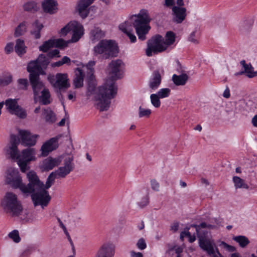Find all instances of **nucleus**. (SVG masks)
<instances>
[{"instance_id":"obj_1","label":"nucleus","mask_w":257,"mask_h":257,"mask_svg":"<svg viewBox=\"0 0 257 257\" xmlns=\"http://www.w3.org/2000/svg\"><path fill=\"white\" fill-rule=\"evenodd\" d=\"M123 65V63L121 60L112 61L109 65L111 77L107 79L105 82L97 88V97L99 102L97 105L101 111L108 109L111 103L110 100L114 98L117 94V86L115 81L122 77L121 70Z\"/></svg>"},{"instance_id":"obj_2","label":"nucleus","mask_w":257,"mask_h":257,"mask_svg":"<svg viewBox=\"0 0 257 257\" xmlns=\"http://www.w3.org/2000/svg\"><path fill=\"white\" fill-rule=\"evenodd\" d=\"M135 20L133 25L139 40L144 41L146 35L151 29L150 23L152 20L149 11L146 9H142L138 15L135 16Z\"/></svg>"},{"instance_id":"obj_3","label":"nucleus","mask_w":257,"mask_h":257,"mask_svg":"<svg viewBox=\"0 0 257 257\" xmlns=\"http://www.w3.org/2000/svg\"><path fill=\"white\" fill-rule=\"evenodd\" d=\"M93 55L102 59H107L116 56L118 47L114 41L104 39L100 40L94 47Z\"/></svg>"},{"instance_id":"obj_4","label":"nucleus","mask_w":257,"mask_h":257,"mask_svg":"<svg viewBox=\"0 0 257 257\" xmlns=\"http://www.w3.org/2000/svg\"><path fill=\"white\" fill-rule=\"evenodd\" d=\"M163 6L171 8L172 21L174 23L181 24L186 19L187 9L183 7V0H164Z\"/></svg>"},{"instance_id":"obj_5","label":"nucleus","mask_w":257,"mask_h":257,"mask_svg":"<svg viewBox=\"0 0 257 257\" xmlns=\"http://www.w3.org/2000/svg\"><path fill=\"white\" fill-rule=\"evenodd\" d=\"M1 203L5 211L13 216H18L22 212L21 203L18 200L17 196L13 192H7Z\"/></svg>"},{"instance_id":"obj_6","label":"nucleus","mask_w":257,"mask_h":257,"mask_svg":"<svg viewBox=\"0 0 257 257\" xmlns=\"http://www.w3.org/2000/svg\"><path fill=\"white\" fill-rule=\"evenodd\" d=\"M68 33L72 34L71 42L76 43L84 35V29L80 23L75 21H71L62 28L60 32L62 36H66Z\"/></svg>"},{"instance_id":"obj_7","label":"nucleus","mask_w":257,"mask_h":257,"mask_svg":"<svg viewBox=\"0 0 257 257\" xmlns=\"http://www.w3.org/2000/svg\"><path fill=\"white\" fill-rule=\"evenodd\" d=\"M167 50L164 42V37L159 34H157L149 40L147 43V48L146 50V55L151 57L153 53L157 54Z\"/></svg>"},{"instance_id":"obj_8","label":"nucleus","mask_w":257,"mask_h":257,"mask_svg":"<svg viewBox=\"0 0 257 257\" xmlns=\"http://www.w3.org/2000/svg\"><path fill=\"white\" fill-rule=\"evenodd\" d=\"M27 177L29 183L26 185L22 182L21 192L25 194H29L35 191V189L44 187V183L41 182L36 173L34 171H29Z\"/></svg>"},{"instance_id":"obj_9","label":"nucleus","mask_w":257,"mask_h":257,"mask_svg":"<svg viewBox=\"0 0 257 257\" xmlns=\"http://www.w3.org/2000/svg\"><path fill=\"white\" fill-rule=\"evenodd\" d=\"M37 192L31 193V199L35 206L41 205L44 208L47 206L51 200V197L49 194L48 191L44 187L37 189Z\"/></svg>"},{"instance_id":"obj_10","label":"nucleus","mask_w":257,"mask_h":257,"mask_svg":"<svg viewBox=\"0 0 257 257\" xmlns=\"http://www.w3.org/2000/svg\"><path fill=\"white\" fill-rule=\"evenodd\" d=\"M6 183L14 189H19L21 190L22 179L17 169L10 168L7 170Z\"/></svg>"},{"instance_id":"obj_11","label":"nucleus","mask_w":257,"mask_h":257,"mask_svg":"<svg viewBox=\"0 0 257 257\" xmlns=\"http://www.w3.org/2000/svg\"><path fill=\"white\" fill-rule=\"evenodd\" d=\"M35 149L28 148L22 151L20 158L18 161V164L22 172H25L28 170V164L31 161L35 160Z\"/></svg>"},{"instance_id":"obj_12","label":"nucleus","mask_w":257,"mask_h":257,"mask_svg":"<svg viewBox=\"0 0 257 257\" xmlns=\"http://www.w3.org/2000/svg\"><path fill=\"white\" fill-rule=\"evenodd\" d=\"M5 104L11 113L15 114L21 118H24L27 116L26 111L19 105L17 99H7Z\"/></svg>"},{"instance_id":"obj_13","label":"nucleus","mask_w":257,"mask_h":257,"mask_svg":"<svg viewBox=\"0 0 257 257\" xmlns=\"http://www.w3.org/2000/svg\"><path fill=\"white\" fill-rule=\"evenodd\" d=\"M19 135L21 139V143L25 146H33L36 144L38 135H32L29 131L20 130Z\"/></svg>"},{"instance_id":"obj_14","label":"nucleus","mask_w":257,"mask_h":257,"mask_svg":"<svg viewBox=\"0 0 257 257\" xmlns=\"http://www.w3.org/2000/svg\"><path fill=\"white\" fill-rule=\"evenodd\" d=\"M198 238L200 248L205 251L208 255L211 257H216L214 254L215 243L213 241L206 238L205 236H199Z\"/></svg>"},{"instance_id":"obj_15","label":"nucleus","mask_w":257,"mask_h":257,"mask_svg":"<svg viewBox=\"0 0 257 257\" xmlns=\"http://www.w3.org/2000/svg\"><path fill=\"white\" fill-rule=\"evenodd\" d=\"M114 245L111 243H105L98 250L95 257H114Z\"/></svg>"},{"instance_id":"obj_16","label":"nucleus","mask_w":257,"mask_h":257,"mask_svg":"<svg viewBox=\"0 0 257 257\" xmlns=\"http://www.w3.org/2000/svg\"><path fill=\"white\" fill-rule=\"evenodd\" d=\"M114 245L111 243H105L98 250L95 257H114Z\"/></svg>"},{"instance_id":"obj_17","label":"nucleus","mask_w":257,"mask_h":257,"mask_svg":"<svg viewBox=\"0 0 257 257\" xmlns=\"http://www.w3.org/2000/svg\"><path fill=\"white\" fill-rule=\"evenodd\" d=\"M58 138H52L45 142L41 147V155L43 157L47 156L52 151L58 148Z\"/></svg>"},{"instance_id":"obj_18","label":"nucleus","mask_w":257,"mask_h":257,"mask_svg":"<svg viewBox=\"0 0 257 257\" xmlns=\"http://www.w3.org/2000/svg\"><path fill=\"white\" fill-rule=\"evenodd\" d=\"M40 65L36 60L30 61L27 66V71L30 73L29 79H31L32 76L40 77V75H46V72L42 70Z\"/></svg>"},{"instance_id":"obj_19","label":"nucleus","mask_w":257,"mask_h":257,"mask_svg":"<svg viewBox=\"0 0 257 257\" xmlns=\"http://www.w3.org/2000/svg\"><path fill=\"white\" fill-rule=\"evenodd\" d=\"M72 159L68 158L64 161V166L59 167L56 171L54 172L57 177L65 178L68 175L74 168V166L72 163Z\"/></svg>"},{"instance_id":"obj_20","label":"nucleus","mask_w":257,"mask_h":257,"mask_svg":"<svg viewBox=\"0 0 257 257\" xmlns=\"http://www.w3.org/2000/svg\"><path fill=\"white\" fill-rule=\"evenodd\" d=\"M56 81L54 82L50 81L51 83L55 88L59 90L68 88L70 85L68 82L67 75L66 74L58 73L56 76Z\"/></svg>"},{"instance_id":"obj_21","label":"nucleus","mask_w":257,"mask_h":257,"mask_svg":"<svg viewBox=\"0 0 257 257\" xmlns=\"http://www.w3.org/2000/svg\"><path fill=\"white\" fill-rule=\"evenodd\" d=\"M60 162L59 158L49 156L43 160L41 168L43 171H49L59 166Z\"/></svg>"},{"instance_id":"obj_22","label":"nucleus","mask_w":257,"mask_h":257,"mask_svg":"<svg viewBox=\"0 0 257 257\" xmlns=\"http://www.w3.org/2000/svg\"><path fill=\"white\" fill-rule=\"evenodd\" d=\"M95 0H80L77 4V10L81 17L83 19L86 18L89 14L88 7Z\"/></svg>"},{"instance_id":"obj_23","label":"nucleus","mask_w":257,"mask_h":257,"mask_svg":"<svg viewBox=\"0 0 257 257\" xmlns=\"http://www.w3.org/2000/svg\"><path fill=\"white\" fill-rule=\"evenodd\" d=\"M44 12L49 14H54L58 11V3L55 0H44L42 4Z\"/></svg>"},{"instance_id":"obj_24","label":"nucleus","mask_w":257,"mask_h":257,"mask_svg":"<svg viewBox=\"0 0 257 257\" xmlns=\"http://www.w3.org/2000/svg\"><path fill=\"white\" fill-rule=\"evenodd\" d=\"M162 82V77L159 70H155L150 79L149 86L152 90L159 88Z\"/></svg>"},{"instance_id":"obj_25","label":"nucleus","mask_w":257,"mask_h":257,"mask_svg":"<svg viewBox=\"0 0 257 257\" xmlns=\"http://www.w3.org/2000/svg\"><path fill=\"white\" fill-rule=\"evenodd\" d=\"M30 79V84L32 86L34 97L38 96L40 91L44 87V84L42 81L40 80V77L36 76H32Z\"/></svg>"},{"instance_id":"obj_26","label":"nucleus","mask_w":257,"mask_h":257,"mask_svg":"<svg viewBox=\"0 0 257 257\" xmlns=\"http://www.w3.org/2000/svg\"><path fill=\"white\" fill-rule=\"evenodd\" d=\"M130 26L128 22H125L119 26V28L127 35L131 43H135L137 41V38L133 33V30L130 28Z\"/></svg>"},{"instance_id":"obj_27","label":"nucleus","mask_w":257,"mask_h":257,"mask_svg":"<svg viewBox=\"0 0 257 257\" xmlns=\"http://www.w3.org/2000/svg\"><path fill=\"white\" fill-rule=\"evenodd\" d=\"M85 74L80 68H77L75 71V77L73 80V84L75 88H79L83 86Z\"/></svg>"},{"instance_id":"obj_28","label":"nucleus","mask_w":257,"mask_h":257,"mask_svg":"<svg viewBox=\"0 0 257 257\" xmlns=\"http://www.w3.org/2000/svg\"><path fill=\"white\" fill-rule=\"evenodd\" d=\"M189 79L188 75L186 73H182L180 75L174 74L172 77V80L176 86H184Z\"/></svg>"},{"instance_id":"obj_29","label":"nucleus","mask_w":257,"mask_h":257,"mask_svg":"<svg viewBox=\"0 0 257 257\" xmlns=\"http://www.w3.org/2000/svg\"><path fill=\"white\" fill-rule=\"evenodd\" d=\"M43 115L47 123L52 124L56 120V114L49 107L43 110Z\"/></svg>"},{"instance_id":"obj_30","label":"nucleus","mask_w":257,"mask_h":257,"mask_svg":"<svg viewBox=\"0 0 257 257\" xmlns=\"http://www.w3.org/2000/svg\"><path fill=\"white\" fill-rule=\"evenodd\" d=\"M39 96V102L41 104L48 105L51 102V95L48 88H43Z\"/></svg>"},{"instance_id":"obj_31","label":"nucleus","mask_w":257,"mask_h":257,"mask_svg":"<svg viewBox=\"0 0 257 257\" xmlns=\"http://www.w3.org/2000/svg\"><path fill=\"white\" fill-rule=\"evenodd\" d=\"M241 65L244 68V72L249 78H252L256 75L257 72L253 71V68L250 64H247L245 60H242L240 62Z\"/></svg>"},{"instance_id":"obj_32","label":"nucleus","mask_w":257,"mask_h":257,"mask_svg":"<svg viewBox=\"0 0 257 257\" xmlns=\"http://www.w3.org/2000/svg\"><path fill=\"white\" fill-rule=\"evenodd\" d=\"M23 9L25 11L34 13L37 12L39 9L38 4L34 1H28L23 5Z\"/></svg>"},{"instance_id":"obj_33","label":"nucleus","mask_w":257,"mask_h":257,"mask_svg":"<svg viewBox=\"0 0 257 257\" xmlns=\"http://www.w3.org/2000/svg\"><path fill=\"white\" fill-rule=\"evenodd\" d=\"M33 27L34 29L31 31V34L36 39H38L41 37V31L43 28V25L40 23L38 20H36L33 24Z\"/></svg>"},{"instance_id":"obj_34","label":"nucleus","mask_w":257,"mask_h":257,"mask_svg":"<svg viewBox=\"0 0 257 257\" xmlns=\"http://www.w3.org/2000/svg\"><path fill=\"white\" fill-rule=\"evenodd\" d=\"M176 38L175 34L172 31H168L166 33L165 38H164V42L165 46L167 47V49L169 46L173 45Z\"/></svg>"},{"instance_id":"obj_35","label":"nucleus","mask_w":257,"mask_h":257,"mask_svg":"<svg viewBox=\"0 0 257 257\" xmlns=\"http://www.w3.org/2000/svg\"><path fill=\"white\" fill-rule=\"evenodd\" d=\"M26 48L24 41L20 39H17L15 47V50L17 54L19 56L24 54L26 52Z\"/></svg>"},{"instance_id":"obj_36","label":"nucleus","mask_w":257,"mask_h":257,"mask_svg":"<svg viewBox=\"0 0 257 257\" xmlns=\"http://www.w3.org/2000/svg\"><path fill=\"white\" fill-rule=\"evenodd\" d=\"M192 227H194L196 230V233L198 238L199 236H205V233L204 231L201 230V228H210L212 226L210 224H207L205 222H201L200 224H193L192 225Z\"/></svg>"},{"instance_id":"obj_37","label":"nucleus","mask_w":257,"mask_h":257,"mask_svg":"<svg viewBox=\"0 0 257 257\" xmlns=\"http://www.w3.org/2000/svg\"><path fill=\"white\" fill-rule=\"evenodd\" d=\"M37 61L39 63V65L41 66L42 70H45L47 69L48 66L50 63L49 59L44 54H40L36 59Z\"/></svg>"},{"instance_id":"obj_38","label":"nucleus","mask_w":257,"mask_h":257,"mask_svg":"<svg viewBox=\"0 0 257 257\" xmlns=\"http://www.w3.org/2000/svg\"><path fill=\"white\" fill-rule=\"evenodd\" d=\"M54 47L53 39H50L43 43L39 48V50L44 53L47 52L50 49Z\"/></svg>"},{"instance_id":"obj_39","label":"nucleus","mask_w":257,"mask_h":257,"mask_svg":"<svg viewBox=\"0 0 257 257\" xmlns=\"http://www.w3.org/2000/svg\"><path fill=\"white\" fill-rule=\"evenodd\" d=\"M233 239L238 243L240 247L243 248L246 246L249 243L248 239L245 236L238 235L233 237Z\"/></svg>"},{"instance_id":"obj_40","label":"nucleus","mask_w":257,"mask_h":257,"mask_svg":"<svg viewBox=\"0 0 257 257\" xmlns=\"http://www.w3.org/2000/svg\"><path fill=\"white\" fill-rule=\"evenodd\" d=\"M232 180L236 188H248V186L245 183L244 181L240 177L234 176Z\"/></svg>"},{"instance_id":"obj_41","label":"nucleus","mask_w":257,"mask_h":257,"mask_svg":"<svg viewBox=\"0 0 257 257\" xmlns=\"http://www.w3.org/2000/svg\"><path fill=\"white\" fill-rule=\"evenodd\" d=\"M87 91L90 94H93L95 91L96 88V83L94 79V75L92 74L88 79L87 81Z\"/></svg>"},{"instance_id":"obj_42","label":"nucleus","mask_w":257,"mask_h":257,"mask_svg":"<svg viewBox=\"0 0 257 257\" xmlns=\"http://www.w3.org/2000/svg\"><path fill=\"white\" fill-rule=\"evenodd\" d=\"M90 35L92 40H98L103 36L104 34L99 28H95L91 31Z\"/></svg>"},{"instance_id":"obj_43","label":"nucleus","mask_w":257,"mask_h":257,"mask_svg":"<svg viewBox=\"0 0 257 257\" xmlns=\"http://www.w3.org/2000/svg\"><path fill=\"white\" fill-rule=\"evenodd\" d=\"M26 31V23L23 22L19 24L16 28L15 35L16 37L20 36L24 34Z\"/></svg>"},{"instance_id":"obj_44","label":"nucleus","mask_w":257,"mask_h":257,"mask_svg":"<svg viewBox=\"0 0 257 257\" xmlns=\"http://www.w3.org/2000/svg\"><path fill=\"white\" fill-rule=\"evenodd\" d=\"M57 220H58V222H59V226L63 229L64 232L67 236L69 241H70V243H71V244L72 245L73 251V252H74V246L72 240L70 237V236L67 230L66 227H65V225L63 224V223L62 222V221L61 220V219L59 218H57Z\"/></svg>"},{"instance_id":"obj_45","label":"nucleus","mask_w":257,"mask_h":257,"mask_svg":"<svg viewBox=\"0 0 257 257\" xmlns=\"http://www.w3.org/2000/svg\"><path fill=\"white\" fill-rule=\"evenodd\" d=\"M56 178L57 176L55 175V173L52 172L50 174L47 179L46 184L44 185V188L46 190L51 187Z\"/></svg>"},{"instance_id":"obj_46","label":"nucleus","mask_w":257,"mask_h":257,"mask_svg":"<svg viewBox=\"0 0 257 257\" xmlns=\"http://www.w3.org/2000/svg\"><path fill=\"white\" fill-rule=\"evenodd\" d=\"M160 98L156 94H152L150 95L151 102L156 108H159L161 106Z\"/></svg>"},{"instance_id":"obj_47","label":"nucleus","mask_w":257,"mask_h":257,"mask_svg":"<svg viewBox=\"0 0 257 257\" xmlns=\"http://www.w3.org/2000/svg\"><path fill=\"white\" fill-rule=\"evenodd\" d=\"M152 113V110L149 108H145L141 106L139 108V117H149Z\"/></svg>"},{"instance_id":"obj_48","label":"nucleus","mask_w":257,"mask_h":257,"mask_svg":"<svg viewBox=\"0 0 257 257\" xmlns=\"http://www.w3.org/2000/svg\"><path fill=\"white\" fill-rule=\"evenodd\" d=\"M54 43V47L59 48L60 49H64L68 46V42L62 39H58L53 40Z\"/></svg>"},{"instance_id":"obj_49","label":"nucleus","mask_w":257,"mask_h":257,"mask_svg":"<svg viewBox=\"0 0 257 257\" xmlns=\"http://www.w3.org/2000/svg\"><path fill=\"white\" fill-rule=\"evenodd\" d=\"M171 93V90L169 88H161L156 93L160 98H164L168 97Z\"/></svg>"},{"instance_id":"obj_50","label":"nucleus","mask_w":257,"mask_h":257,"mask_svg":"<svg viewBox=\"0 0 257 257\" xmlns=\"http://www.w3.org/2000/svg\"><path fill=\"white\" fill-rule=\"evenodd\" d=\"M9 237L12 239L16 243H18L21 240L19 236V231L17 230H14L9 234Z\"/></svg>"},{"instance_id":"obj_51","label":"nucleus","mask_w":257,"mask_h":257,"mask_svg":"<svg viewBox=\"0 0 257 257\" xmlns=\"http://www.w3.org/2000/svg\"><path fill=\"white\" fill-rule=\"evenodd\" d=\"M18 83L20 86V88L23 90H26L28 86V81L26 78H20L18 80Z\"/></svg>"},{"instance_id":"obj_52","label":"nucleus","mask_w":257,"mask_h":257,"mask_svg":"<svg viewBox=\"0 0 257 257\" xmlns=\"http://www.w3.org/2000/svg\"><path fill=\"white\" fill-rule=\"evenodd\" d=\"M60 52L57 49H54L47 53V57L49 58L54 57H60Z\"/></svg>"},{"instance_id":"obj_53","label":"nucleus","mask_w":257,"mask_h":257,"mask_svg":"<svg viewBox=\"0 0 257 257\" xmlns=\"http://www.w3.org/2000/svg\"><path fill=\"white\" fill-rule=\"evenodd\" d=\"M137 246L138 248L141 250H143L145 249L147 247V244L145 242V240L144 238H141L137 242Z\"/></svg>"},{"instance_id":"obj_54","label":"nucleus","mask_w":257,"mask_h":257,"mask_svg":"<svg viewBox=\"0 0 257 257\" xmlns=\"http://www.w3.org/2000/svg\"><path fill=\"white\" fill-rule=\"evenodd\" d=\"M220 245H222L224 248H226L229 252L235 251L236 248L234 246L228 244L224 241H221Z\"/></svg>"},{"instance_id":"obj_55","label":"nucleus","mask_w":257,"mask_h":257,"mask_svg":"<svg viewBox=\"0 0 257 257\" xmlns=\"http://www.w3.org/2000/svg\"><path fill=\"white\" fill-rule=\"evenodd\" d=\"M14 50V44L12 42L9 43L7 44L5 48V51L7 54H10Z\"/></svg>"},{"instance_id":"obj_56","label":"nucleus","mask_w":257,"mask_h":257,"mask_svg":"<svg viewBox=\"0 0 257 257\" xmlns=\"http://www.w3.org/2000/svg\"><path fill=\"white\" fill-rule=\"evenodd\" d=\"M10 155L12 159H16L18 162L21 155L19 154L18 150H10Z\"/></svg>"},{"instance_id":"obj_57","label":"nucleus","mask_w":257,"mask_h":257,"mask_svg":"<svg viewBox=\"0 0 257 257\" xmlns=\"http://www.w3.org/2000/svg\"><path fill=\"white\" fill-rule=\"evenodd\" d=\"M151 187L153 190L158 191L159 190V183L155 179L151 181Z\"/></svg>"},{"instance_id":"obj_58","label":"nucleus","mask_w":257,"mask_h":257,"mask_svg":"<svg viewBox=\"0 0 257 257\" xmlns=\"http://www.w3.org/2000/svg\"><path fill=\"white\" fill-rule=\"evenodd\" d=\"M149 203V197L146 196L142 198V200L139 202V205L141 207L143 208L147 206Z\"/></svg>"},{"instance_id":"obj_59","label":"nucleus","mask_w":257,"mask_h":257,"mask_svg":"<svg viewBox=\"0 0 257 257\" xmlns=\"http://www.w3.org/2000/svg\"><path fill=\"white\" fill-rule=\"evenodd\" d=\"M20 140L16 135H11V144H17L19 145Z\"/></svg>"},{"instance_id":"obj_60","label":"nucleus","mask_w":257,"mask_h":257,"mask_svg":"<svg viewBox=\"0 0 257 257\" xmlns=\"http://www.w3.org/2000/svg\"><path fill=\"white\" fill-rule=\"evenodd\" d=\"M195 32H193L190 34V35L188 38V40L190 42L194 43H198L197 40L195 38Z\"/></svg>"},{"instance_id":"obj_61","label":"nucleus","mask_w":257,"mask_h":257,"mask_svg":"<svg viewBox=\"0 0 257 257\" xmlns=\"http://www.w3.org/2000/svg\"><path fill=\"white\" fill-rule=\"evenodd\" d=\"M179 223L178 222H175L172 224L171 226V229L173 232H176L178 230Z\"/></svg>"},{"instance_id":"obj_62","label":"nucleus","mask_w":257,"mask_h":257,"mask_svg":"<svg viewBox=\"0 0 257 257\" xmlns=\"http://www.w3.org/2000/svg\"><path fill=\"white\" fill-rule=\"evenodd\" d=\"M131 257H143V255L141 252L131 251L130 252Z\"/></svg>"},{"instance_id":"obj_63","label":"nucleus","mask_w":257,"mask_h":257,"mask_svg":"<svg viewBox=\"0 0 257 257\" xmlns=\"http://www.w3.org/2000/svg\"><path fill=\"white\" fill-rule=\"evenodd\" d=\"M61 61L63 65L70 63L71 60L68 57L64 56L63 57Z\"/></svg>"},{"instance_id":"obj_64","label":"nucleus","mask_w":257,"mask_h":257,"mask_svg":"<svg viewBox=\"0 0 257 257\" xmlns=\"http://www.w3.org/2000/svg\"><path fill=\"white\" fill-rule=\"evenodd\" d=\"M214 254L216 255V257H224L222 256V255L220 253V252L219 251V249L218 247L215 245L214 246Z\"/></svg>"}]
</instances>
